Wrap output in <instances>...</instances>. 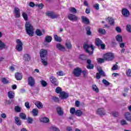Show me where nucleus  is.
<instances>
[{"instance_id":"obj_13","label":"nucleus","mask_w":131,"mask_h":131,"mask_svg":"<svg viewBox=\"0 0 131 131\" xmlns=\"http://www.w3.org/2000/svg\"><path fill=\"white\" fill-rule=\"evenodd\" d=\"M28 82L30 86H33V85H34V83H35V81L32 77H29L28 78Z\"/></svg>"},{"instance_id":"obj_4","label":"nucleus","mask_w":131,"mask_h":131,"mask_svg":"<svg viewBox=\"0 0 131 131\" xmlns=\"http://www.w3.org/2000/svg\"><path fill=\"white\" fill-rule=\"evenodd\" d=\"M55 92L56 94H59V97L61 99V100H64L66 99V92L64 91H62V89L60 87L58 86L56 88Z\"/></svg>"},{"instance_id":"obj_18","label":"nucleus","mask_w":131,"mask_h":131,"mask_svg":"<svg viewBox=\"0 0 131 131\" xmlns=\"http://www.w3.org/2000/svg\"><path fill=\"white\" fill-rule=\"evenodd\" d=\"M125 118L126 119V120L127 121H129L131 122V114L129 113V112H127L124 115Z\"/></svg>"},{"instance_id":"obj_62","label":"nucleus","mask_w":131,"mask_h":131,"mask_svg":"<svg viewBox=\"0 0 131 131\" xmlns=\"http://www.w3.org/2000/svg\"><path fill=\"white\" fill-rule=\"evenodd\" d=\"M116 30L117 32H121V29L119 27H117L116 28Z\"/></svg>"},{"instance_id":"obj_23","label":"nucleus","mask_w":131,"mask_h":131,"mask_svg":"<svg viewBox=\"0 0 131 131\" xmlns=\"http://www.w3.org/2000/svg\"><path fill=\"white\" fill-rule=\"evenodd\" d=\"M15 77L17 80H21L23 78L22 74L17 73L15 75Z\"/></svg>"},{"instance_id":"obj_31","label":"nucleus","mask_w":131,"mask_h":131,"mask_svg":"<svg viewBox=\"0 0 131 131\" xmlns=\"http://www.w3.org/2000/svg\"><path fill=\"white\" fill-rule=\"evenodd\" d=\"M116 39L118 42H122V36L120 35H117L116 36Z\"/></svg>"},{"instance_id":"obj_20","label":"nucleus","mask_w":131,"mask_h":131,"mask_svg":"<svg viewBox=\"0 0 131 131\" xmlns=\"http://www.w3.org/2000/svg\"><path fill=\"white\" fill-rule=\"evenodd\" d=\"M50 80L51 82L54 84V85H58V83L57 82V79H56L54 77H51L50 78Z\"/></svg>"},{"instance_id":"obj_2","label":"nucleus","mask_w":131,"mask_h":131,"mask_svg":"<svg viewBox=\"0 0 131 131\" xmlns=\"http://www.w3.org/2000/svg\"><path fill=\"white\" fill-rule=\"evenodd\" d=\"M40 56L43 65L47 66L48 65V61H47L48 60V51L45 49L41 50L40 51Z\"/></svg>"},{"instance_id":"obj_55","label":"nucleus","mask_w":131,"mask_h":131,"mask_svg":"<svg viewBox=\"0 0 131 131\" xmlns=\"http://www.w3.org/2000/svg\"><path fill=\"white\" fill-rule=\"evenodd\" d=\"M50 130H51V131H60V130H59V129H58L54 126L51 127Z\"/></svg>"},{"instance_id":"obj_10","label":"nucleus","mask_w":131,"mask_h":131,"mask_svg":"<svg viewBox=\"0 0 131 131\" xmlns=\"http://www.w3.org/2000/svg\"><path fill=\"white\" fill-rule=\"evenodd\" d=\"M46 15H47L48 17H50V18H51V19H56V18L58 17L57 15L55 14V13L52 11L46 12Z\"/></svg>"},{"instance_id":"obj_6","label":"nucleus","mask_w":131,"mask_h":131,"mask_svg":"<svg viewBox=\"0 0 131 131\" xmlns=\"http://www.w3.org/2000/svg\"><path fill=\"white\" fill-rule=\"evenodd\" d=\"M97 70L98 71V73H96L97 79H100V78H101V76H103V77H104V76H106L105 73L104 72V71H103V70H102L101 68H97Z\"/></svg>"},{"instance_id":"obj_25","label":"nucleus","mask_w":131,"mask_h":131,"mask_svg":"<svg viewBox=\"0 0 131 131\" xmlns=\"http://www.w3.org/2000/svg\"><path fill=\"white\" fill-rule=\"evenodd\" d=\"M15 121V123L16 124H17V125H21V124H22V122H21V120H20V118L17 117H15L14 118Z\"/></svg>"},{"instance_id":"obj_39","label":"nucleus","mask_w":131,"mask_h":131,"mask_svg":"<svg viewBox=\"0 0 131 131\" xmlns=\"http://www.w3.org/2000/svg\"><path fill=\"white\" fill-rule=\"evenodd\" d=\"M1 81L2 82H3V83H4V84H7V83H9V80H8V79H7V78L5 77L2 78Z\"/></svg>"},{"instance_id":"obj_11","label":"nucleus","mask_w":131,"mask_h":131,"mask_svg":"<svg viewBox=\"0 0 131 131\" xmlns=\"http://www.w3.org/2000/svg\"><path fill=\"white\" fill-rule=\"evenodd\" d=\"M68 18L70 20V21H73V22L74 21H77L78 19V17L73 14H69L68 15Z\"/></svg>"},{"instance_id":"obj_16","label":"nucleus","mask_w":131,"mask_h":131,"mask_svg":"<svg viewBox=\"0 0 131 131\" xmlns=\"http://www.w3.org/2000/svg\"><path fill=\"white\" fill-rule=\"evenodd\" d=\"M87 63L88 64L87 65V68L88 69H94V64H92V60H91V59H88Z\"/></svg>"},{"instance_id":"obj_57","label":"nucleus","mask_w":131,"mask_h":131,"mask_svg":"<svg viewBox=\"0 0 131 131\" xmlns=\"http://www.w3.org/2000/svg\"><path fill=\"white\" fill-rule=\"evenodd\" d=\"M112 69L114 71L117 70V69H118V66H117V64H114Z\"/></svg>"},{"instance_id":"obj_41","label":"nucleus","mask_w":131,"mask_h":131,"mask_svg":"<svg viewBox=\"0 0 131 131\" xmlns=\"http://www.w3.org/2000/svg\"><path fill=\"white\" fill-rule=\"evenodd\" d=\"M111 114L114 117H118L119 115V113L118 112H113Z\"/></svg>"},{"instance_id":"obj_26","label":"nucleus","mask_w":131,"mask_h":131,"mask_svg":"<svg viewBox=\"0 0 131 131\" xmlns=\"http://www.w3.org/2000/svg\"><path fill=\"white\" fill-rule=\"evenodd\" d=\"M66 48L68 50H71L72 49V45L70 40H67L66 43Z\"/></svg>"},{"instance_id":"obj_56","label":"nucleus","mask_w":131,"mask_h":131,"mask_svg":"<svg viewBox=\"0 0 131 131\" xmlns=\"http://www.w3.org/2000/svg\"><path fill=\"white\" fill-rule=\"evenodd\" d=\"M53 101H54V102L58 103V102H59V98L56 97V96H53Z\"/></svg>"},{"instance_id":"obj_5","label":"nucleus","mask_w":131,"mask_h":131,"mask_svg":"<svg viewBox=\"0 0 131 131\" xmlns=\"http://www.w3.org/2000/svg\"><path fill=\"white\" fill-rule=\"evenodd\" d=\"M105 61H112L114 59V54L108 52L104 55Z\"/></svg>"},{"instance_id":"obj_60","label":"nucleus","mask_w":131,"mask_h":131,"mask_svg":"<svg viewBox=\"0 0 131 131\" xmlns=\"http://www.w3.org/2000/svg\"><path fill=\"white\" fill-rule=\"evenodd\" d=\"M41 84L44 88L47 86V82H46L45 80L41 81Z\"/></svg>"},{"instance_id":"obj_24","label":"nucleus","mask_w":131,"mask_h":131,"mask_svg":"<svg viewBox=\"0 0 131 131\" xmlns=\"http://www.w3.org/2000/svg\"><path fill=\"white\" fill-rule=\"evenodd\" d=\"M40 121L44 123H48L50 121V119L47 117H42L40 119Z\"/></svg>"},{"instance_id":"obj_8","label":"nucleus","mask_w":131,"mask_h":131,"mask_svg":"<svg viewBox=\"0 0 131 131\" xmlns=\"http://www.w3.org/2000/svg\"><path fill=\"white\" fill-rule=\"evenodd\" d=\"M81 74V69L79 68H77L74 69L73 71V75L76 77H78L79 76H80Z\"/></svg>"},{"instance_id":"obj_47","label":"nucleus","mask_w":131,"mask_h":131,"mask_svg":"<svg viewBox=\"0 0 131 131\" xmlns=\"http://www.w3.org/2000/svg\"><path fill=\"white\" fill-rule=\"evenodd\" d=\"M79 59L82 60H86V56L83 54L80 55L79 56Z\"/></svg>"},{"instance_id":"obj_17","label":"nucleus","mask_w":131,"mask_h":131,"mask_svg":"<svg viewBox=\"0 0 131 131\" xmlns=\"http://www.w3.org/2000/svg\"><path fill=\"white\" fill-rule=\"evenodd\" d=\"M107 20L108 21V23L111 26H113L114 25L115 22L114 21V18L112 17H108L107 19H106V20Z\"/></svg>"},{"instance_id":"obj_27","label":"nucleus","mask_w":131,"mask_h":131,"mask_svg":"<svg viewBox=\"0 0 131 131\" xmlns=\"http://www.w3.org/2000/svg\"><path fill=\"white\" fill-rule=\"evenodd\" d=\"M8 97L9 99H13L15 97V93L13 91H9L8 93Z\"/></svg>"},{"instance_id":"obj_21","label":"nucleus","mask_w":131,"mask_h":131,"mask_svg":"<svg viewBox=\"0 0 131 131\" xmlns=\"http://www.w3.org/2000/svg\"><path fill=\"white\" fill-rule=\"evenodd\" d=\"M56 48L59 50V51H64L65 47L63 46V45H61L60 43H58L56 45Z\"/></svg>"},{"instance_id":"obj_12","label":"nucleus","mask_w":131,"mask_h":131,"mask_svg":"<svg viewBox=\"0 0 131 131\" xmlns=\"http://www.w3.org/2000/svg\"><path fill=\"white\" fill-rule=\"evenodd\" d=\"M96 114L98 115H100L101 116H102L106 114V111H105L104 108H99L97 110Z\"/></svg>"},{"instance_id":"obj_3","label":"nucleus","mask_w":131,"mask_h":131,"mask_svg":"<svg viewBox=\"0 0 131 131\" xmlns=\"http://www.w3.org/2000/svg\"><path fill=\"white\" fill-rule=\"evenodd\" d=\"M83 48L86 53H88V54H89V55H92V54L94 53V50H95V48H94V46H93V45H89L87 42H86L83 45Z\"/></svg>"},{"instance_id":"obj_7","label":"nucleus","mask_w":131,"mask_h":131,"mask_svg":"<svg viewBox=\"0 0 131 131\" xmlns=\"http://www.w3.org/2000/svg\"><path fill=\"white\" fill-rule=\"evenodd\" d=\"M16 49L17 51H18V52H21V51L23 50V43H22V41H21L20 39H17L16 40Z\"/></svg>"},{"instance_id":"obj_48","label":"nucleus","mask_w":131,"mask_h":131,"mask_svg":"<svg viewBox=\"0 0 131 131\" xmlns=\"http://www.w3.org/2000/svg\"><path fill=\"white\" fill-rule=\"evenodd\" d=\"M121 125H127L128 123L125 120H121L120 121Z\"/></svg>"},{"instance_id":"obj_38","label":"nucleus","mask_w":131,"mask_h":131,"mask_svg":"<svg viewBox=\"0 0 131 131\" xmlns=\"http://www.w3.org/2000/svg\"><path fill=\"white\" fill-rule=\"evenodd\" d=\"M98 31L100 34H106V30L104 29H98Z\"/></svg>"},{"instance_id":"obj_63","label":"nucleus","mask_w":131,"mask_h":131,"mask_svg":"<svg viewBox=\"0 0 131 131\" xmlns=\"http://www.w3.org/2000/svg\"><path fill=\"white\" fill-rule=\"evenodd\" d=\"M100 47L102 50H105V48H106V46L103 43L100 45Z\"/></svg>"},{"instance_id":"obj_53","label":"nucleus","mask_w":131,"mask_h":131,"mask_svg":"<svg viewBox=\"0 0 131 131\" xmlns=\"http://www.w3.org/2000/svg\"><path fill=\"white\" fill-rule=\"evenodd\" d=\"M23 17L25 20H27L28 19V16H27V14L25 12H23Z\"/></svg>"},{"instance_id":"obj_49","label":"nucleus","mask_w":131,"mask_h":131,"mask_svg":"<svg viewBox=\"0 0 131 131\" xmlns=\"http://www.w3.org/2000/svg\"><path fill=\"white\" fill-rule=\"evenodd\" d=\"M7 57L6 56H1L0 57V62H3L4 61H6L7 60Z\"/></svg>"},{"instance_id":"obj_43","label":"nucleus","mask_w":131,"mask_h":131,"mask_svg":"<svg viewBox=\"0 0 131 131\" xmlns=\"http://www.w3.org/2000/svg\"><path fill=\"white\" fill-rule=\"evenodd\" d=\"M126 74L128 77H131V69H128L126 70Z\"/></svg>"},{"instance_id":"obj_59","label":"nucleus","mask_w":131,"mask_h":131,"mask_svg":"<svg viewBox=\"0 0 131 131\" xmlns=\"http://www.w3.org/2000/svg\"><path fill=\"white\" fill-rule=\"evenodd\" d=\"M29 6L31 8H34V7L35 6V4H34V3L31 2H30Z\"/></svg>"},{"instance_id":"obj_42","label":"nucleus","mask_w":131,"mask_h":131,"mask_svg":"<svg viewBox=\"0 0 131 131\" xmlns=\"http://www.w3.org/2000/svg\"><path fill=\"white\" fill-rule=\"evenodd\" d=\"M126 29L129 33H131V25H127L126 26Z\"/></svg>"},{"instance_id":"obj_15","label":"nucleus","mask_w":131,"mask_h":131,"mask_svg":"<svg viewBox=\"0 0 131 131\" xmlns=\"http://www.w3.org/2000/svg\"><path fill=\"white\" fill-rule=\"evenodd\" d=\"M82 21L84 24H85L86 25H89L90 24V19L88 18L85 16H81Z\"/></svg>"},{"instance_id":"obj_14","label":"nucleus","mask_w":131,"mask_h":131,"mask_svg":"<svg viewBox=\"0 0 131 131\" xmlns=\"http://www.w3.org/2000/svg\"><path fill=\"white\" fill-rule=\"evenodd\" d=\"M122 14L124 17H128L129 16V11L126 8H123L122 9Z\"/></svg>"},{"instance_id":"obj_64","label":"nucleus","mask_w":131,"mask_h":131,"mask_svg":"<svg viewBox=\"0 0 131 131\" xmlns=\"http://www.w3.org/2000/svg\"><path fill=\"white\" fill-rule=\"evenodd\" d=\"M67 131H72V127H71L70 126H68L67 127Z\"/></svg>"},{"instance_id":"obj_58","label":"nucleus","mask_w":131,"mask_h":131,"mask_svg":"<svg viewBox=\"0 0 131 131\" xmlns=\"http://www.w3.org/2000/svg\"><path fill=\"white\" fill-rule=\"evenodd\" d=\"M100 7V5H99V4L97 3L95 5H94V8H95V9H96V10H99Z\"/></svg>"},{"instance_id":"obj_50","label":"nucleus","mask_w":131,"mask_h":131,"mask_svg":"<svg viewBox=\"0 0 131 131\" xmlns=\"http://www.w3.org/2000/svg\"><path fill=\"white\" fill-rule=\"evenodd\" d=\"M70 113L72 114V115H73V114H75V112H76V111L75 110V108L74 107H72L71 108L70 110Z\"/></svg>"},{"instance_id":"obj_28","label":"nucleus","mask_w":131,"mask_h":131,"mask_svg":"<svg viewBox=\"0 0 131 131\" xmlns=\"http://www.w3.org/2000/svg\"><path fill=\"white\" fill-rule=\"evenodd\" d=\"M35 105L38 108V109H41V108H42V103L39 101H36Z\"/></svg>"},{"instance_id":"obj_45","label":"nucleus","mask_w":131,"mask_h":131,"mask_svg":"<svg viewBox=\"0 0 131 131\" xmlns=\"http://www.w3.org/2000/svg\"><path fill=\"white\" fill-rule=\"evenodd\" d=\"M19 117H20L21 119H26V115L23 113H21L19 114Z\"/></svg>"},{"instance_id":"obj_19","label":"nucleus","mask_w":131,"mask_h":131,"mask_svg":"<svg viewBox=\"0 0 131 131\" xmlns=\"http://www.w3.org/2000/svg\"><path fill=\"white\" fill-rule=\"evenodd\" d=\"M103 41L100 38H97L95 39V45L97 47H100Z\"/></svg>"},{"instance_id":"obj_40","label":"nucleus","mask_w":131,"mask_h":131,"mask_svg":"<svg viewBox=\"0 0 131 131\" xmlns=\"http://www.w3.org/2000/svg\"><path fill=\"white\" fill-rule=\"evenodd\" d=\"M54 38L56 41H58V42H60L61 41V37H59L57 35H54Z\"/></svg>"},{"instance_id":"obj_52","label":"nucleus","mask_w":131,"mask_h":131,"mask_svg":"<svg viewBox=\"0 0 131 131\" xmlns=\"http://www.w3.org/2000/svg\"><path fill=\"white\" fill-rule=\"evenodd\" d=\"M4 48H5V44L0 40V50H3Z\"/></svg>"},{"instance_id":"obj_34","label":"nucleus","mask_w":131,"mask_h":131,"mask_svg":"<svg viewBox=\"0 0 131 131\" xmlns=\"http://www.w3.org/2000/svg\"><path fill=\"white\" fill-rule=\"evenodd\" d=\"M45 42H51L52 41V37L50 36H47L45 37Z\"/></svg>"},{"instance_id":"obj_9","label":"nucleus","mask_w":131,"mask_h":131,"mask_svg":"<svg viewBox=\"0 0 131 131\" xmlns=\"http://www.w3.org/2000/svg\"><path fill=\"white\" fill-rule=\"evenodd\" d=\"M13 13L15 18H20V9L19 8L15 7Z\"/></svg>"},{"instance_id":"obj_1","label":"nucleus","mask_w":131,"mask_h":131,"mask_svg":"<svg viewBox=\"0 0 131 131\" xmlns=\"http://www.w3.org/2000/svg\"><path fill=\"white\" fill-rule=\"evenodd\" d=\"M25 27L27 35L29 36H33L34 35V28L30 22H26Z\"/></svg>"},{"instance_id":"obj_32","label":"nucleus","mask_w":131,"mask_h":131,"mask_svg":"<svg viewBox=\"0 0 131 131\" xmlns=\"http://www.w3.org/2000/svg\"><path fill=\"white\" fill-rule=\"evenodd\" d=\"M75 114L77 116L80 117V116H81V115H82V114H83V113H82V112L81 111L78 110L76 111Z\"/></svg>"},{"instance_id":"obj_30","label":"nucleus","mask_w":131,"mask_h":131,"mask_svg":"<svg viewBox=\"0 0 131 131\" xmlns=\"http://www.w3.org/2000/svg\"><path fill=\"white\" fill-rule=\"evenodd\" d=\"M56 111L57 114H58V115H63V111L62 110V108H61V107H57L56 108Z\"/></svg>"},{"instance_id":"obj_51","label":"nucleus","mask_w":131,"mask_h":131,"mask_svg":"<svg viewBox=\"0 0 131 131\" xmlns=\"http://www.w3.org/2000/svg\"><path fill=\"white\" fill-rule=\"evenodd\" d=\"M102 82L105 84V85H110V83L106 80L103 79Z\"/></svg>"},{"instance_id":"obj_46","label":"nucleus","mask_w":131,"mask_h":131,"mask_svg":"<svg viewBox=\"0 0 131 131\" xmlns=\"http://www.w3.org/2000/svg\"><path fill=\"white\" fill-rule=\"evenodd\" d=\"M14 110L15 112H21V107L19 106H15L14 107Z\"/></svg>"},{"instance_id":"obj_33","label":"nucleus","mask_w":131,"mask_h":131,"mask_svg":"<svg viewBox=\"0 0 131 131\" xmlns=\"http://www.w3.org/2000/svg\"><path fill=\"white\" fill-rule=\"evenodd\" d=\"M92 89L95 93H99V88L96 85H92Z\"/></svg>"},{"instance_id":"obj_29","label":"nucleus","mask_w":131,"mask_h":131,"mask_svg":"<svg viewBox=\"0 0 131 131\" xmlns=\"http://www.w3.org/2000/svg\"><path fill=\"white\" fill-rule=\"evenodd\" d=\"M69 11L70 13H73V14H76V13H77V10L74 7H70L69 9Z\"/></svg>"},{"instance_id":"obj_35","label":"nucleus","mask_w":131,"mask_h":131,"mask_svg":"<svg viewBox=\"0 0 131 131\" xmlns=\"http://www.w3.org/2000/svg\"><path fill=\"white\" fill-rule=\"evenodd\" d=\"M85 30H86V34H88V35H91V34H92V32H91V27L87 26L85 28Z\"/></svg>"},{"instance_id":"obj_37","label":"nucleus","mask_w":131,"mask_h":131,"mask_svg":"<svg viewBox=\"0 0 131 131\" xmlns=\"http://www.w3.org/2000/svg\"><path fill=\"white\" fill-rule=\"evenodd\" d=\"M30 56L28 54H25L24 56V60L25 61H30Z\"/></svg>"},{"instance_id":"obj_54","label":"nucleus","mask_w":131,"mask_h":131,"mask_svg":"<svg viewBox=\"0 0 131 131\" xmlns=\"http://www.w3.org/2000/svg\"><path fill=\"white\" fill-rule=\"evenodd\" d=\"M25 106L27 109L30 108V105H29V102L28 101L25 102Z\"/></svg>"},{"instance_id":"obj_44","label":"nucleus","mask_w":131,"mask_h":131,"mask_svg":"<svg viewBox=\"0 0 131 131\" xmlns=\"http://www.w3.org/2000/svg\"><path fill=\"white\" fill-rule=\"evenodd\" d=\"M106 60H105V58H97V61L98 63H104Z\"/></svg>"},{"instance_id":"obj_61","label":"nucleus","mask_w":131,"mask_h":131,"mask_svg":"<svg viewBox=\"0 0 131 131\" xmlns=\"http://www.w3.org/2000/svg\"><path fill=\"white\" fill-rule=\"evenodd\" d=\"M75 105L76 107H79V105H80V103L78 100H77L75 101Z\"/></svg>"},{"instance_id":"obj_22","label":"nucleus","mask_w":131,"mask_h":131,"mask_svg":"<svg viewBox=\"0 0 131 131\" xmlns=\"http://www.w3.org/2000/svg\"><path fill=\"white\" fill-rule=\"evenodd\" d=\"M36 34L38 36H41L43 33H45V30H42V31L39 29H37L36 31Z\"/></svg>"},{"instance_id":"obj_36","label":"nucleus","mask_w":131,"mask_h":131,"mask_svg":"<svg viewBox=\"0 0 131 131\" xmlns=\"http://www.w3.org/2000/svg\"><path fill=\"white\" fill-rule=\"evenodd\" d=\"M32 114L34 116H37L38 114V110L37 108H34L32 110Z\"/></svg>"}]
</instances>
